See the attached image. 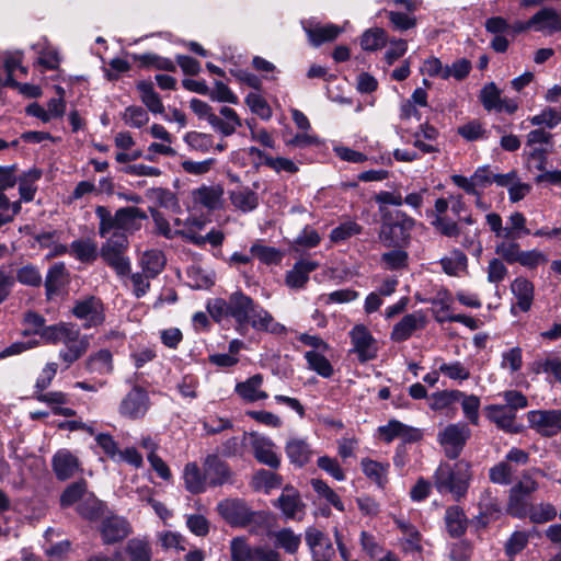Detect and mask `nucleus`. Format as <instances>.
Masks as SVG:
<instances>
[{
  "label": "nucleus",
  "instance_id": "27",
  "mask_svg": "<svg viewBox=\"0 0 561 561\" xmlns=\"http://www.w3.org/2000/svg\"><path fill=\"white\" fill-rule=\"evenodd\" d=\"M512 293L517 299L518 308L526 312L530 309L534 300V285L524 277H517L511 285Z\"/></svg>",
  "mask_w": 561,
  "mask_h": 561
},
{
  "label": "nucleus",
  "instance_id": "26",
  "mask_svg": "<svg viewBox=\"0 0 561 561\" xmlns=\"http://www.w3.org/2000/svg\"><path fill=\"white\" fill-rule=\"evenodd\" d=\"M304 30L313 46H320L324 42L335 39L342 31L334 24L322 25L318 22L311 21L304 23Z\"/></svg>",
  "mask_w": 561,
  "mask_h": 561
},
{
  "label": "nucleus",
  "instance_id": "33",
  "mask_svg": "<svg viewBox=\"0 0 561 561\" xmlns=\"http://www.w3.org/2000/svg\"><path fill=\"white\" fill-rule=\"evenodd\" d=\"M527 219L520 211L512 213L506 222V239L501 240L500 242L505 241H515L517 242L524 236L530 234V230L526 226Z\"/></svg>",
  "mask_w": 561,
  "mask_h": 561
},
{
  "label": "nucleus",
  "instance_id": "64",
  "mask_svg": "<svg viewBox=\"0 0 561 561\" xmlns=\"http://www.w3.org/2000/svg\"><path fill=\"white\" fill-rule=\"evenodd\" d=\"M70 324L68 323H58L54 325H48L43 328L38 334L41 337L49 344H59L66 331L68 330Z\"/></svg>",
  "mask_w": 561,
  "mask_h": 561
},
{
  "label": "nucleus",
  "instance_id": "58",
  "mask_svg": "<svg viewBox=\"0 0 561 561\" xmlns=\"http://www.w3.org/2000/svg\"><path fill=\"white\" fill-rule=\"evenodd\" d=\"M66 275V266L64 263L54 264L46 275L45 287L47 293L56 291L64 282Z\"/></svg>",
  "mask_w": 561,
  "mask_h": 561
},
{
  "label": "nucleus",
  "instance_id": "9",
  "mask_svg": "<svg viewBox=\"0 0 561 561\" xmlns=\"http://www.w3.org/2000/svg\"><path fill=\"white\" fill-rule=\"evenodd\" d=\"M71 312L81 321L84 329L99 327L105 321L104 305L95 296H85L76 300Z\"/></svg>",
  "mask_w": 561,
  "mask_h": 561
},
{
  "label": "nucleus",
  "instance_id": "15",
  "mask_svg": "<svg viewBox=\"0 0 561 561\" xmlns=\"http://www.w3.org/2000/svg\"><path fill=\"white\" fill-rule=\"evenodd\" d=\"M527 420L541 436L550 437L561 431V410H533L527 413Z\"/></svg>",
  "mask_w": 561,
  "mask_h": 561
},
{
  "label": "nucleus",
  "instance_id": "60",
  "mask_svg": "<svg viewBox=\"0 0 561 561\" xmlns=\"http://www.w3.org/2000/svg\"><path fill=\"white\" fill-rule=\"evenodd\" d=\"M514 470L506 461H501L493 466L489 471L490 480L497 484H510Z\"/></svg>",
  "mask_w": 561,
  "mask_h": 561
},
{
  "label": "nucleus",
  "instance_id": "18",
  "mask_svg": "<svg viewBox=\"0 0 561 561\" xmlns=\"http://www.w3.org/2000/svg\"><path fill=\"white\" fill-rule=\"evenodd\" d=\"M426 319L422 311L405 314L398 323L394 324L390 337L394 342H403L412 336V334L425 327Z\"/></svg>",
  "mask_w": 561,
  "mask_h": 561
},
{
  "label": "nucleus",
  "instance_id": "35",
  "mask_svg": "<svg viewBox=\"0 0 561 561\" xmlns=\"http://www.w3.org/2000/svg\"><path fill=\"white\" fill-rule=\"evenodd\" d=\"M165 257L160 250L145 251L140 257V265L147 277H156L164 267Z\"/></svg>",
  "mask_w": 561,
  "mask_h": 561
},
{
  "label": "nucleus",
  "instance_id": "56",
  "mask_svg": "<svg viewBox=\"0 0 561 561\" xmlns=\"http://www.w3.org/2000/svg\"><path fill=\"white\" fill-rule=\"evenodd\" d=\"M231 561H252L253 548L243 537H236L230 542Z\"/></svg>",
  "mask_w": 561,
  "mask_h": 561
},
{
  "label": "nucleus",
  "instance_id": "7",
  "mask_svg": "<svg viewBox=\"0 0 561 561\" xmlns=\"http://www.w3.org/2000/svg\"><path fill=\"white\" fill-rule=\"evenodd\" d=\"M243 442L251 448L253 457L262 465L272 469L280 466V454L277 451L276 444L263 434L250 432L243 435Z\"/></svg>",
  "mask_w": 561,
  "mask_h": 561
},
{
  "label": "nucleus",
  "instance_id": "41",
  "mask_svg": "<svg viewBox=\"0 0 561 561\" xmlns=\"http://www.w3.org/2000/svg\"><path fill=\"white\" fill-rule=\"evenodd\" d=\"M363 227L355 220L346 219L342 221L337 227L333 228L330 232V240L333 243H341L350 238L362 233Z\"/></svg>",
  "mask_w": 561,
  "mask_h": 561
},
{
  "label": "nucleus",
  "instance_id": "20",
  "mask_svg": "<svg viewBox=\"0 0 561 561\" xmlns=\"http://www.w3.org/2000/svg\"><path fill=\"white\" fill-rule=\"evenodd\" d=\"M100 533L105 543H113L126 538L130 533V526L123 517L111 516L102 520Z\"/></svg>",
  "mask_w": 561,
  "mask_h": 561
},
{
  "label": "nucleus",
  "instance_id": "14",
  "mask_svg": "<svg viewBox=\"0 0 561 561\" xmlns=\"http://www.w3.org/2000/svg\"><path fill=\"white\" fill-rule=\"evenodd\" d=\"M353 345L352 352L357 355L360 363L373 360L377 356L378 346L369 330L363 324H356L350 331Z\"/></svg>",
  "mask_w": 561,
  "mask_h": 561
},
{
  "label": "nucleus",
  "instance_id": "34",
  "mask_svg": "<svg viewBox=\"0 0 561 561\" xmlns=\"http://www.w3.org/2000/svg\"><path fill=\"white\" fill-rule=\"evenodd\" d=\"M185 488L191 493H201L206 490V476L195 462L185 466L183 472Z\"/></svg>",
  "mask_w": 561,
  "mask_h": 561
},
{
  "label": "nucleus",
  "instance_id": "19",
  "mask_svg": "<svg viewBox=\"0 0 561 561\" xmlns=\"http://www.w3.org/2000/svg\"><path fill=\"white\" fill-rule=\"evenodd\" d=\"M486 417L496 424V426L508 433L520 432V426L516 424V414L512 409L505 408L503 404H490L485 407Z\"/></svg>",
  "mask_w": 561,
  "mask_h": 561
},
{
  "label": "nucleus",
  "instance_id": "46",
  "mask_svg": "<svg viewBox=\"0 0 561 561\" xmlns=\"http://www.w3.org/2000/svg\"><path fill=\"white\" fill-rule=\"evenodd\" d=\"M462 396L460 390H443L433 393L430 397V408L434 411H440L458 402Z\"/></svg>",
  "mask_w": 561,
  "mask_h": 561
},
{
  "label": "nucleus",
  "instance_id": "38",
  "mask_svg": "<svg viewBox=\"0 0 561 561\" xmlns=\"http://www.w3.org/2000/svg\"><path fill=\"white\" fill-rule=\"evenodd\" d=\"M42 172L38 169H30L19 179V192L21 199L19 202H31L36 193L35 183L41 179Z\"/></svg>",
  "mask_w": 561,
  "mask_h": 561
},
{
  "label": "nucleus",
  "instance_id": "32",
  "mask_svg": "<svg viewBox=\"0 0 561 561\" xmlns=\"http://www.w3.org/2000/svg\"><path fill=\"white\" fill-rule=\"evenodd\" d=\"M137 90L140 93V100L145 106L153 114H163L164 105L154 91L152 82L140 81L137 83Z\"/></svg>",
  "mask_w": 561,
  "mask_h": 561
},
{
  "label": "nucleus",
  "instance_id": "24",
  "mask_svg": "<svg viewBox=\"0 0 561 561\" xmlns=\"http://www.w3.org/2000/svg\"><path fill=\"white\" fill-rule=\"evenodd\" d=\"M53 469L59 480L71 478L79 470L77 457L67 449L58 450L53 457Z\"/></svg>",
  "mask_w": 561,
  "mask_h": 561
},
{
  "label": "nucleus",
  "instance_id": "25",
  "mask_svg": "<svg viewBox=\"0 0 561 561\" xmlns=\"http://www.w3.org/2000/svg\"><path fill=\"white\" fill-rule=\"evenodd\" d=\"M533 28L543 34H552L561 30V16L552 8H543L531 16Z\"/></svg>",
  "mask_w": 561,
  "mask_h": 561
},
{
  "label": "nucleus",
  "instance_id": "52",
  "mask_svg": "<svg viewBox=\"0 0 561 561\" xmlns=\"http://www.w3.org/2000/svg\"><path fill=\"white\" fill-rule=\"evenodd\" d=\"M459 402L461 403L463 415L469 420L471 424L478 425L479 410L481 404L480 398L476 394H466L462 392Z\"/></svg>",
  "mask_w": 561,
  "mask_h": 561
},
{
  "label": "nucleus",
  "instance_id": "30",
  "mask_svg": "<svg viewBox=\"0 0 561 561\" xmlns=\"http://www.w3.org/2000/svg\"><path fill=\"white\" fill-rule=\"evenodd\" d=\"M324 353L325 352L307 351L304 357L309 370L317 373L322 378H331L334 374V369Z\"/></svg>",
  "mask_w": 561,
  "mask_h": 561
},
{
  "label": "nucleus",
  "instance_id": "47",
  "mask_svg": "<svg viewBox=\"0 0 561 561\" xmlns=\"http://www.w3.org/2000/svg\"><path fill=\"white\" fill-rule=\"evenodd\" d=\"M122 119L131 128H141L149 122V115L144 107L130 105L122 113Z\"/></svg>",
  "mask_w": 561,
  "mask_h": 561
},
{
  "label": "nucleus",
  "instance_id": "13",
  "mask_svg": "<svg viewBox=\"0 0 561 561\" xmlns=\"http://www.w3.org/2000/svg\"><path fill=\"white\" fill-rule=\"evenodd\" d=\"M217 510L231 526L245 527L254 522L256 516L255 512H252L243 501L238 499L221 501L218 503Z\"/></svg>",
  "mask_w": 561,
  "mask_h": 561
},
{
  "label": "nucleus",
  "instance_id": "4",
  "mask_svg": "<svg viewBox=\"0 0 561 561\" xmlns=\"http://www.w3.org/2000/svg\"><path fill=\"white\" fill-rule=\"evenodd\" d=\"M188 209L192 217L187 220L185 236L195 244L202 245L210 241V230H206L207 220L195 217L198 213L208 215L210 213V188L202 186L192 191Z\"/></svg>",
  "mask_w": 561,
  "mask_h": 561
},
{
  "label": "nucleus",
  "instance_id": "36",
  "mask_svg": "<svg viewBox=\"0 0 561 561\" xmlns=\"http://www.w3.org/2000/svg\"><path fill=\"white\" fill-rule=\"evenodd\" d=\"M87 369L99 375H108L113 371V356L108 350H100L87 360Z\"/></svg>",
  "mask_w": 561,
  "mask_h": 561
},
{
  "label": "nucleus",
  "instance_id": "45",
  "mask_svg": "<svg viewBox=\"0 0 561 561\" xmlns=\"http://www.w3.org/2000/svg\"><path fill=\"white\" fill-rule=\"evenodd\" d=\"M250 252L252 256L256 257L261 263L267 265L277 264L282 261L283 257V254L278 249L257 242L251 245Z\"/></svg>",
  "mask_w": 561,
  "mask_h": 561
},
{
  "label": "nucleus",
  "instance_id": "54",
  "mask_svg": "<svg viewBox=\"0 0 561 561\" xmlns=\"http://www.w3.org/2000/svg\"><path fill=\"white\" fill-rule=\"evenodd\" d=\"M245 103L251 112L267 121L272 117V110L267 102L256 92H251L245 98Z\"/></svg>",
  "mask_w": 561,
  "mask_h": 561
},
{
  "label": "nucleus",
  "instance_id": "62",
  "mask_svg": "<svg viewBox=\"0 0 561 561\" xmlns=\"http://www.w3.org/2000/svg\"><path fill=\"white\" fill-rule=\"evenodd\" d=\"M501 100V91L491 82L480 93V101L486 111H495Z\"/></svg>",
  "mask_w": 561,
  "mask_h": 561
},
{
  "label": "nucleus",
  "instance_id": "55",
  "mask_svg": "<svg viewBox=\"0 0 561 561\" xmlns=\"http://www.w3.org/2000/svg\"><path fill=\"white\" fill-rule=\"evenodd\" d=\"M409 255L404 249L393 248L381 255V262L388 270H401L408 265Z\"/></svg>",
  "mask_w": 561,
  "mask_h": 561
},
{
  "label": "nucleus",
  "instance_id": "17",
  "mask_svg": "<svg viewBox=\"0 0 561 561\" xmlns=\"http://www.w3.org/2000/svg\"><path fill=\"white\" fill-rule=\"evenodd\" d=\"M277 507L287 519H302L305 515V504L297 490L293 486H285L277 499Z\"/></svg>",
  "mask_w": 561,
  "mask_h": 561
},
{
  "label": "nucleus",
  "instance_id": "6",
  "mask_svg": "<svg viewBox=\"0 0 561 561\" xmlns=\"http://www.w3.org/2000/svg\"><path fill=\"white\" fill-rule=\"evenodd\" d=\"M495 253L510 264L519 263L522 266L534 270L548 261L545 253L539 250L523 251L515 241L496 242Z\"/></svg>",
  "mask_w": 561,
  "mask_h": 561
},
{
  "label": "nucleus",
  "instance_id": "22",
  "mask_svg": "<svg viewBox=\"0 0 561 561\" xmlns=\"http://www.w3.org/2000/svg\"><path fill=\"white\" fill-rule=\"evenodd\" d=\"M306 543L311 551L312 560L334 556V549L330 539L314 527L306 530Z\"/></svg>",
  "mask_w": 561,
  "mask_h": 561
},
{
  "label": "nucleus",
  "instance_id": "49",
  "mask_svg": "<svg viewBox=\"0 0 561 561\" xmlns=\"http://www.w3.org/2000/svg\"><path fill=\"white\" fill-rule=\"evenodd\" d=\"M387 42L386 32L376 27L367 30L360 39V46L364 50L374 51L385 46Z\"/></svg>",
  "mask_w": 561,
  "mask_h": 561
},
{
  "label": "nucleus",
  "instance_id": "28",
  "mask_svg": "<svg viewBox=\"0 0 561 561\" xmlns=\"http://www.w3.org/2000/svg\"><path fill=\"white\" fill-rule=\"evenodd\" d=\"M263 383L261 375H254L236 386L237 393L247 401L254 402L267 398V393L260 388Z\"/></svg>",
  "mask_w": 561,
  "mask_h": 561
},
{
  "label": "nucleus",
  "instance_id": "8",
  "mask_svg": "<svg viewBox=\"0 0 561 561\" xmlns=\"http://www.w3.org/2000/svg\"><path fill=\"white\" fill-rule=\"evenodd\" d=\"M538 490V483L530 474L524 471L520 480L510 490L507 511L512 516L524 517L528 513V496Z\"/></svg>",
  "mask_w": 561,
  "mask_h": 561
},
{
  "label": "nucleus",
  "instance_id": "16",
  "mask_svg": "<svg viewBox=\"0 0 561 561\" xmlns=\"http://www.w3.org/2000/svg\"><path fill=\"white\" fill-rule=\"evenodd\" d=\"M494 173L489 165L479 167L470 178L455 174L451 181L467 194L479 195L480 190H484L493 183Z\"/></svg>",
  "mask_w": 561,
  "mask_h": 561
},
{
  "label": "nucleus",
  "instance_id": "12",
  "mask_svg": "<svg viewBox=\"0 0 561 561\" xmlns=\"http://www.w3.org/2000/svg\"><path fill=\"white\" fill-rule=\"evenodd\" d=\"M149 407L150 399L148 392L139 386H134L122 399L118 412L123 417L138 420L146 415Z\"/></svg>",
  "mask_w": 561,
  "mask_h": 561
},
{
  "label": "nucleus",
  "instance_id": "2",
  "mask_svg": "<svg viewBox=\"0 0 561 561\" xmlns=\"http://www.w3.org/2000/svg\"><path fill=\"white\" fill-rule=\"evenodd\" d=\"M229 317L236 320L237 331L242 335L245 334L249 325L260 332L274 334L286 332V328L276 322L267 310L240 291L232 294L228 302L220 298L213 302V320L221 321Z\"/></svg>",
  "mask_w": 561,
  "mask_h": 561
},
{
  "label": "nucleus",
  "instance_id": "1",
  "mask_svg": "<svg viewBox=\"0 0 561 561\" xmlns=\"http://www.w3.org/2000/svg\"><path fill=\"white\" fill-rule=\"evenodd\" d=\"M95 215L100 220L99 234L105 239L101 248L102 259L121 276L130 272V261L125 256L128 237L141 228L147 215L140 208L128 206L114 214L105 206H96Z\"/></svg>",
  "mask_w": 561,
  "mask_h": 561
},
{
  "label": "nucleus",
  "instance_id": "10",
  "mask_svg": "<svg viewBox=\"0 0 561 561\" xmlns=\"http://www.w3.org/2000/svg\"><path fill=\"white\" fill-rule=\"evenodd\" d=\"M60 344H64L65 348L59 352V358L69 367L85 354L90 345V339L88 335L81 334L80 330L75 325L70 324Z\"/></svg>",
  "mask_w": 561,
  "mask_h": 561
},
{
  "label": "nucleus",
  "instance_id": "29",
  "mask_svg": "<svg viewBox=\"0 0 561 561\" xmlns=\"http://www.w3.org/2000/svg\"><path fill=\"white\" fill-rule=\"evenodd\" d=\"M238 126H240V119L228 106L220 107L218 117L213 115V128L225 136L232 135Z\"/></svg>",
  "mask_w": 561,
  "mask_h": 561
},
{
  "label": "nucleus",
  "instance_id": "61",
  "mask_svg": "<svg viewBox=\"0 0 561 561\" xmlns=\"http://www.w3.org/2000/svg\"><path fill=\"white\" fill-rule=\"evenodd\" d=\"M471 70V62L461 58L453 62L450 66H445V71L443 75V79L447 80L449 78H454L456 80L465 79Z\"/></svg>",
  "mask_w": 561,
  "mask_h": 561
},
{
  "label": "nucleus",
  "instance_id": "44",
  "mask_svg": "<svg viewBox=\"0 0 561 561\" xmlns=\"http://www.w3.org/2000/svg\"><path fill=\"white\" fill-rule=\"evenodd\" d=\"M231 203L233 206L239 208L242 211H251L257 206V195L247 188H238L236 191H232L230 194Z\"/></svg>",
  "mask_w": 561,
  "mask_h": 561
},
{
  "label": "nucleus",
  "instance_id": "40",
  "mask_svg": "<svg viewBox=\"0 0 561 561\" xmlns=\"http://www.w3.org/2000/svg\"><path fill=\"white\" fill-rule=\"evenodd\" d=\"M467 256L459 250H454L440 259V265L444 272L451 276H457L467 270Z\"/></svg>",
  "mask_w": 561,
  "mask_h": 561
},
{
  "label": "nucleus",
  "instance_id": "5",
  "mask_svg": "<svg viewBox=\"0 0 561 561\" xmlns=\"http://www.w3.org/2000/svg\"><path fill=\"white\" fill-rule=\"evenodd\" d=\"M470 480V465L458 461L454 466L440 463L434 473V484L439 493H451L456 499L465 495Z\"/></svg>",
  "mask_w": 561,
  "mask_h": 561
},
{
  "label": "nucleus",
  "instance_id": "50",
  "mask_svg": "<svg viewBox=\"0 0 561 561\" xmlns=\"http://www.w3.org/2000/svg\"><path fill=\"white\" fill-rule=\"evenodd\" d=\"M313 491L322 499H324L328 503L333 505L336 510L343 512L344 504L341 501L340 496L322 480L312 479L310 481Z\"/></svg>",
  "mask_w": 561,
  "mask_h": 561
},
{
  "label": "nucleus",
  "instance_id": "57",
  "mask_svg": "<svg viewBox=\"0 0 561 561\" xmlns=\"http://www.w3.org/2000/svg\"><path fill=\"white\" fill-rule=\"evenodd\" d=\"M529 121L534 126L542 125L548 128H554L561 122V111L547 107L540 114L533 116Z\"/></svg>",
  "mask_w": 561,
  "mask_h": 561
},
{
  "label": "nucleus",
  "instance_id": "53",
  "mask_svg": "<svg viewBox=\"0 0 561 561\" xmlns=\"http://www.w3.org/2000/svg\"><path fill=\"white\" fill-rule=\"evenodd\" d=\"M126 552L129 554L131 561H149L151 557L149 543L136 538L127 542Z\"/></svg>",
  "mask_w": 561,
  "mask_h": 561
},
{
  "label": "nucleus",
  "instance_id": "3",
  "mask_svg": "<svg viewBox=\"0 0 561 561\" xmlns=\"http://www.w3.org/2000/svg\"><path fill=\"white\" fill-rule=\"evenodd\" d=\"M381 225L378 239L383 247L404 249L411 242L415 220L402 210L379 208Z\"/></svg>",
  "mask_w": 561,
  "mask_h": 561
},
{
  "label": "nucleus",
  "instance_id": "59",
  "mask_svg": "<svg viewBox=\"0 0 561 561\" xmlns=\"http://www.w3.org/2000/svg\"><path fill=\"white\" fill-rule=\"evenodd\" d=\"M16 279L19 283L37 287L42 284V275L38 268L32 264H26L16 271Z\"/></svg>",
  "mask_w": 561,
  "mask_h": 561
},
{
  "label": "nucleus",
  "instance_id": "51",
  "mask_svg": "<svg viewBox=\"0 0 561 561\" xmlns=\"http://www.w3.org/2000/svg\"><path fill=\"white\" fill-rule=\"evenodd\" d=\"M523 366V351L520 347L515 346L502 353L500 367L515 374L520 370Z\"/></svg>",
  "mask_w": 561,
  "mask_h": 561
},
{
  "label": "nucleus",
  "instance_id": "37",
  "mask_svg": "<svg viewBox=\"0 0 561 561\" xmlns=\"http://www.w3.org/2000/svg\"><path fill=\"white\" fill-rule=\"evenodd\" d=\"M360 466L364 474L378 486H383L386 484L389 463H382L365 458L362 460Z\"/></svg>",
  "mask_w": 561,
  "mask_h": 561
},
{
  "label": "nucleus",
  "instance_id": "23",
  "mask_svg": "<svg viewBox=\"0 0 561 561\" xmlns=\"http://www.w3.org/2000/svg\"><path fill=\"white\" fill-rule=\"evenodd\" d=\"M319 264L314 261L300 260L286 273L285 284L293 289H301L309 280V274L317 270Z\"/></svg>",
  "mask_w": 561,
  "mask_h": 561
},
{
  "label": "nucleus",
  "instance_id": "48",
  "mask_svg": "<svg viewBox=\"0 0 561 561\" xmlns=\"http://www.w3.org/2000/svg\"><path fill=\"white\" fill-rule=\"evenodd\" d=\"M440 362L438 371L453 380H467L470 377L469 369L460 362L445 363L439 358L435 359V363Z\"/></svg>",
  "mask_w": 561,
  "mask_h": 561
},
{
  "label": "nucleus",
  "instance_id": "42",
  "mask_svg": "<svg viewBox=\"0 0 561 561\" xmlns=\"http://www.w3.org/2000/svg\"><path fill=\"white\" fill-rule=\"evenodd\" d=\"M282 478L268 470L260 469L252 478V485L257 491L268 493L272 489L280 486Z\"/></svg>",
  "mask_w": 561,
  "mask_h": 561
},
{
  "label": "nucleus",
  "instance_id": "43",
  "mask_svg": "<svg viewBox=\"0 0 561 561\" xmlns=\"http://www.w3.org/2000/svg\"><path fill=\"white\" fill-rule=\"evenodd\" d=\"M69 251L81 262H91L96 259V244L89 239L72 241Z\"/></svg>",
  "mask_w": 561,
  "mask_h": 561
},
{
  "label": "nucleus",
  "instance_id": "11",
  "mask_svg": "<svg viewBox=\"0 0 561 561\" xmlns=\"http://www.w3.org/2000/svg\"><path fill=\"white\" fill-rule=\"evenodd\" d=\"M469 436L470 430L466 424L455 423L447 425L438 433L437 437L446 456L450 459H455L460 455Z\"/></svg>",
  "mask_w": 561,
  "mask_h": 561
},
{
  "label": "nucleus",
  "instance_id": "39",
  "mask_svg": "<svg viewBox=\"0 0 561 561\" xmlns=\"http://www.w3.org/2000/svg\"><path fill=\"white\" fill-rule=\"evenodd\" d=\"M275 546L284 549L285 552L294 554L301 543V536L295 534L290 528H283L272 534Z\"/></svg>",
  "mask_w": 561,
  "mask_h": 561
},
{
  "label": "nucleus",
  "instance_id": "31",
  "mask_svg": "<svg viewBox=\"0 0 561 561\" xmlns=\"http://www.w3.org/2000/svg\"><path fill=\"white\" fill-rule=\"evenodd\" d=\"M445 524L451 537H460L467 529V517L459 506H450L445 512Z\"/></svg>",
  "mask_w": 561,
  "mask_h": 561
},
{
  "label": "nucleus",
  "instance_id": "21",
  "mask_svg": "<svg viewBox=\"0 0 561 561\" xmlns=\"http://www.w3.org/2000/svg\"><path fill=\"white\" fill-rule=\"evenodd\" d=\"M285 453L290 463L299 468L307 465L313 456L310 444L305 438L296 436L288 438L285 444Z\"/></svg>",
  "mask_w": 561,
  "mask_h": 561
},
{
  "label": "nucleus",
  "instance_id": "63",
  "mask_svg": "<svg viewBox=\"0 0 561 561\" xmlns=\"http://www.w3.org/2000/svg\"><path fill=\"white\" fill-rule=\"evenodd\" d=\"M530 519L534 523L541 524L552 520L557 516V510L553 505L543 503L536 507L528 508Z\"/></svg>",
  "mask_w": 561,
  "mask_h": 561
}]
</instances>
